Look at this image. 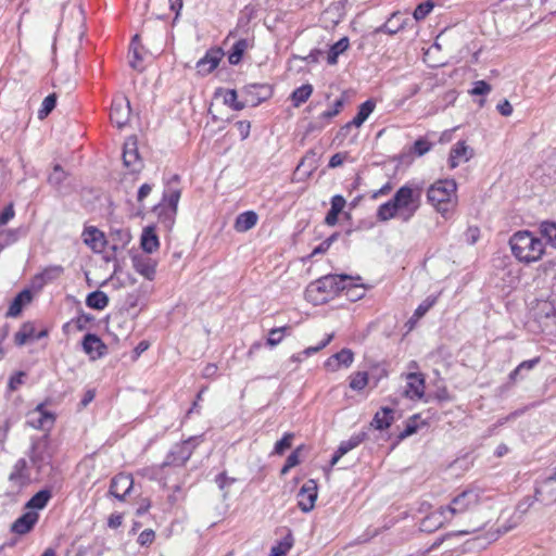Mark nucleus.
Masks as SVG:
<instances>
[{"mask_svg": "<svg viewBox=\"0 0 556 556\" xmlns=\"http://www.w3.org/2000/svg\"><path fill=\"white\" fill-rule=\"evenodd\" d=\"M534 502H536L534 500V496L531 497V496H525L521 501H519V503L517 504L516 506V510L514 513V515L511 516V519H510V522L508 526H501L500 530L504 533L508 532L509 530L514 529L515 527H517L523 516L529 511V509L532 507V505L534 504Z\"/></svg>", "mask_w": 556, "mask_h": 556, "instance_id": "nucleus-17", "label": "nucleus"}, {"mask_svg": "<svg viewBox=\"0 0 556 556\" xmlns=\"http://www.w3.org/2000/svg\"><path fill=\"white\" fill-rule=\"evenodd\" d=\"M288 329V327L274 328L269 331V336L267 338V344L270 346H276L282 340V333Z\"/></svg>", "mask_w": 556, "mask_h": 556, "instance_id": "nucleus-56", "label": "nucleus"}, {"mask_svg": "<svg viewBox=\"0 0 556 556\" xmlns=\"http://www.w3.org/2000/svg\"><path fill=\"white\" fill-rule=\"evenodd\" d=\"M154 531L153 530H144L138 536V543L140 545H147L153 542L154 540Z\"/></svg>", "mask_w": 556, "mask_h": 556, "instance_id": "nucleus-61", "label": "nucleus"}, {"mask_svg": "<svg viewBox=\"0 0 556 556\" xmlns=\"http://www.w3.org/2000/svg\"><path fill=\"white\" fill-rule=\"evenodd\" d=\"M294 434L291 432L286 433L281 440L277 441L274 447V454L282 455L288 448L292 446Z\"/></svg>", "mask_w": 556, "mask_h": 556, "instance_id": "nucleus-48", "label": "nucleus"}, {"mask_svg": "<svg viewBox=\"0 0 556 556\" xmlns=\"http://www.w3.org/2000/svg\"><path fill=\"white\" fill-rule=\"evenodd\" d=\"M36 328L33 323H25L14 336V342L17 345H24L29 341H35Z\"/></svg>", "mask_w": 556, "mask_h": 556, "instance_id": "nucleus-34", "label": "nucleus"}, {"mask_svg": "<svg viewBox=\"0 0 556 556\" xmlns=\"http://www.w3.org/2000/svg\"><path fill=\"white\" fill-rule=\"evenodd\" d=\"M375 106L376 104L372 100H367L364 103H362L358 108L357 114L351 122H349L344 126V128H350L352 126L361 127L364 124V122L368 118V116L372 113Z\"/></svg>", "mask_w": 556, "mask_h": 556, "instance_id": "nucleus-28", "label": "nucleus"}, {"mask_svg": "<svg viewBox=\"0 0 556 556\" xmlns=\"http://www.w3.org/2000/svg\"><path fill=\"white\" fill-rule=\"evenodd\" d=\"M421 188L401 187L391 199L399 210V217L408 222L420 205Z\"/></svg>", "mask_w": 556, "mask_h": 556, "instance_id": "nucleus-4", "label": "nucleus"}, {"mask_svg": "<svg viewBox=\"0 0 556 556\" xmlns=\"http://www.w3.org/2000/svg\"><path fill=\"white\" fill-rule=\"evenodd\" d=\"M531 315L539 323L542 331L549 330L556 324V308L551 301H536L531 309Z\"/></svg>", "mask_w": 556, "mask_h": 556, "instance_id": "nucleus-7", "label": "nucleus"}, {"mask_svg": "<svg viewBox=\"0 0 556 556\" xmlns=\"http://www.w3.org/2000/svg\"><path fill=\"white\" fill-rule=\"evenodd\" d=\"M237 91L233 89L227 90L224 97L225 104L231 106L236 111H240L244 108V104L237 101Z\"/></svg>", "mask_w": 556, "mask_h": 556, "instance_id": "nucleus-53", "label": "nucleus"}, {"mask_svg": "<svg viewBox=\"0 0 556 556\" xmlns=\"http://www.w3.org/2000/svg\"><path fill=\"white\" fill-rule=\"evenodd\" d=\"M140 244L146 253H153L159 249V238L153 228H144L141 235Z\"/></svg>", "mask_w": 556, "mask_h": 556, "instance_id": "nucleus-32", "label": "nucleus"}, {"mask_svg": "<svg viewBox=\"0 0 556 556\" xmlns=\"http://www.w3.org/2000/svg\"><path fill=\"white\" fill-rule=\"evenodd\" d=\"M349 45L350 43H349L348 37H343L339 41H337L334 45H332L330 47V50L327 55L328 64H330V65L337 64L339 55L348 50Z\"/></svg>", "mask_w": 556, "mask_h": 556, "instance_id": "nucleus-36", "label": "nucleus"}, {"mask_svg": "<svg viewBox=\"0 0 556 556\" xmlns=\"http://www.w3.org/2000/svg\"><path fill=\"white\" fill-rule=\"evenodd\" d=\"M83 349L92 359H96L104 354L106 348L98 336L87 333L83 340Z\"/></svg>", "mask_w": 556, "mask_h": 556, "instance_id": "nucleus-22", "label": "nucleus"}, {"mask_svg": "<svg viewBox=\"0 0 556 556\" xmlns=\"http://www.w3.org/2000/svg\"><path fill=\"white\" fill-rule=\"evenodd\" d=\"M406 388L404 395L410 400H420L425 394V377L419 372L406 375Z\"/></svg>", "mask_w": 556, "mask_h": 556, "instance_id": "nucleus-14", "label": "nucleus"}, {"mask_svg": "<svg viewBox=\"0 0 556 556\" xmlns=\"http://www.w3.org/2000/svg\"><path fill=\"white\" fill-rule=\"evenodd\" d=\"M54 420V415L46 410L43 404H39L28 414L27 425L35 429L49 430L52 428Z\"/></svg>", "mask_w": 556, "mask_h": 556, "instance_id": "nucleus-11", "label": "nucleus"}, {"mask_svg": "<svg viewBox=\"0 0 556 556\" xmlns=\"http://www.w3.org/2000/svg\"><path fill=\"white\" fill-rule=\"evenodd\" d=\"M37 520L36 513H25L12 523L11 530L17 534H25L33 529Z\"/></svg>", "mask_w": 556, "mask_h": 556, "instance_id": "nucleus-23", "label": "nucleus"}, {"mask_svg": "<svg viewBox=\"0 0 556 556\" xmlns=\"http://www.w3.org/2000/svg\"><path fill=\"white\" fill-rule=\"evenodd\" d=\"M541 235L547 240V242L556 249V223L543 222L540 225Z\"/></svg>", "mask_w": 556, "mask_h": 556, "instance_id": "nucleus-41", "label": "nucleus"}, {"mask_svg": "<svg viewBox=\"0 0 556 556\" xmlns=\"http://www.w3.org/2000/svg\"><path fill=\"white\" fill-rule=\"evenodd\" d=\"M138 39H139V35H135L131 40L130 47H129V55H130L129 64L135 70H137L139 67V63L142 60L140 52H139V48L135 47V42Z\"/></svg>", "mask_w": 556, "mask_h": 556, "instance_id": "nucleus-50", "label": "nucleus"}, {"mask_svg": "<svg viewBox=\"0 0 556 556\" xmlns=\"http://www.w3.org/2000/svg\"><path fill=\"white\" fill-rule=\"evenodd\" d=\"M55 103H56L55 93L47 96L42 101L41 109L38 112V117L40 119H43L45 117H47L51 113V111L55 108Z\"/></svg>", "mask_w": 556, "mask_h": 556, "instance_id": "nucleus-46", "label": "nucleus"}, {"mask_svg": "<svg viewBox=\"0 0 556 556\" xmlns=\"http://www.w3.org/2000/svg\"><path fill=\"white\" fill-rule=\"evenodd\" d=\"M15 215L13 204H9L1 213H0V226L7 225Z\"/></svg>", "mask_w": 556, "mask_h": 556, "instance_id": "nucleus-60", "label": "nucleus"}, {"mask_svg": "<svg viewBox=\"0 0 556 556\" xmlns=\"http://www.w3.org/2000/svg\"><path fill=\"white\" fill-rule=\"evenodd\" d=\"M317 498V483L314 480H307L298 493V506L303 513H309Z\"/></svg>", "mask_w": 556, "mask_h": 556, "instance_id": "nucleus-12", "label": "nucleus"}, {"mask_svg": "<svg viewBox=\"0 0 556 556\" xmlns=\"http://www.w3.org/2000/svg\"><path fill=\"white\" fill-rule=\"evenodd\" d=\"M431 143L429 141H427L426 139H418L415 141L414 143V152L421 156L424 154H426L428 151H430L431 149Z\"/></svg>", "mask_w": 556, "mask_h": 556, "instance_id": "nucleus-58", "label": "nucleus"}, {"mask_svg": "<svg viewBox=\"0 0 556 556\" xmlns=\"http://www.w3.org/2000/svg\"><path fill=\"white\" fill-rule=\"evenodd\" d=\"M135 270L144 278L152 280L155 275L156 262L144 254H135L131 257Z\"/></svg>", "mask_w": 556, "mask_h": 556, "instance_id": "nucleus-16", "label": "nucleus"}, {"mask_svg": "<svg viewBox=\"0 0 556 556\" xmlns=\"http://www.w3.org/2000/svg\"><path fill=\"white\" fill-rule=\"evenodd\" d=\"M368 383L367 372L358 371L351 377L350 388L356 391L363 390Z\"/></svg>", "mask_w": 556, "mask_h": 556, "instance_id": "nucleus-47", "label": "nucleus"}, {"mask_svg": "<svg viewBox=\"0 0 556 556\" xmlns=\"http://www.w3.org/2000/svg\"><path fill=\"white\" fill-rule=\"evenodd\" d=\"M534 500L544 506L556 503V473L541 481H536Z\"/></svg>", "mask_w": 556, "mask_h": 556, "instance_id": "nucleus-8", "label": "nucleus"}, {"mask_svg": "<svg viewBox=\"0 0 556 556\" xmlns=\"http://www.w3.org/2000/svg\"><path fill=\"white\" fill-rule=\"evenodd\" d=\"M220 56L217 51H208L197 62V70L200 74L206 75L218 66Z\"/></svg>", "mask_w": 556, "mask_h": 556, "instance_id": "nucleus-25", "label": "nucleus"}, {"mask_svg": "<svg viewBox=\"0 0 556 556\" xmlns=\"http://www.w3.org/2000/svg\"><path fill=\"white\" fill-rule=\"evenodd\" d=\"M293 539L291 534L287 535L281 542L271 547L270 556H286L292 547Z\"/></svg>", "mask_w": 556, "mask_h": 556, "instance_id": "nucleus-45", "label": "nucleus"}, {"mask_svg": "<svg viewBox=\"0 0 556 556\" xmlns=\"http://www.w3.org/2000/svg\"><path fill=\"white\" fill-rule=\"evenodd\" d=\"M109 304V296L100 290L89 293L86 298V305L93 309H104Z\"/></svg>", "mask_w": 556, "mask_h": 556, "instance_id": "nucleus-35", "label": "nucleus"}, {"mask_svg": "<svg viewBox=\"0 0 556 556\" xmlns=\"http://www.w3.org/2000/svg\"><path fill=\"white\" fill-rule=\"evenodd\" d=\"M235 481L236 479L228 477L226 472H222L216 477L215 482L218 485L219 490L224 492V498L228 496V491L226 489L229 488L232 483H235Z\"/></svg>", "mask_w": 556, "mask_h": 556, "instance_id": "nucleus-51", "label": "nucleus"}, {"mask_svg": "<svg viewBox=\"0 0 556 556\" xmlns=\"http://www.w3.org/2000/svg\"><path fill=\"white\" fill-rule=\"evenodd\" d=\"M33 466L41 471L46 466L50 465L52 459V450L47 439L36 441L29 454Z\"/></svg>", "mask_w": 556, "mask_h": 556, "instance_id": "nucleus-9", "label": "nucleus"}, {"mask_svg": "<svg viewBox=\"0 0 556 556\" xmlns=\"http://www.w3.org/2000/svg\"><path fill=\"white\" fill-rule=\"evenodd\" d=\"M437 299L435 298H427L418 307L415 309L413 317L416 319L421 318L426 315V313L434 305Z\"/></svg>", "mask_w": 556, "mask_h": 556, "instance_id": "nucleus-54", "label": "nucleus"}, {"mask_svg": "<svg viewBox=\"0 0 556 556\" xmlns=\"http://www.w3.org/2000/svg\"><path fill=\"white\" fill-rule=\"evenodd\" d=\"M513 255L521 263L538 262L545 251V244L533 232L520 230L509 239Z\"/></svg>", "mask_w": 556, "mask_h": 556, "instance_id": "nucleus-2", "label": "nucleus"}, {"mask_svg": "<svg viewBox=\"0 0 556 556\" xmlns=\"http://www.w3.org/2000/svg\"><path fill=\"white\" fill-rule=\"evenodd\" d=\"M539 363V358H533L529 361H525L510 374V378L515 379L517 375L523 369L530 370Z\"/></svg>", "mask_w": 556, "mask_h": 556, "instance_id": "nucleus-59", "label": "nucleus"}, {"mask_svg": "<svg viewBox=\"0 0 556 556\" xmlns=\"http://www.w3.org/2000/svg\"><path fill=\"white\" fill-rule=\"evenodd\" d=\"M132 485L134 480L130 475L118 473L112 479L109 492L117 500L123 501L130 493Z\"/></svg>", "mask_w": 556, "mask_h": 556, "instance_id": "nucleus-13", "label": "nucleus"}, {"mask_svg": "<svg viewBox=\"0 0 556 556\" xmlns=\"http://www.w3.org/2000/svg\"><path fill=\"white\" fill-rule=\"evenodd\" d=\"M257 223V215L252 211L241 213L236 218L235 229L239 232L248 231Z\"/></svg>", "mask_w": 556, "mask_h": 556, "instance_id": "nucleus-33", "label": "nucleus"}, {"mask_svg": "<svg viewBox=\"0 0 556 556\" xmlns=\"http://www.w3.org/2000/svg\"><path fill=\"white\" fill-rule=\"evenodd\" d=\"M355 278L348 275H327L316 281L312 282L306 289V296L311 301H318L314 296L315 292L318 293H336L346 288L353 287L358 288L359 286L353 283ZM356 280H361V277H356Z\"/></svg>", "mask_w": 556, "mask_h": 556, "instance_id": "nucleus-3", "label": "nucleus"}, {"mask_svg": "<svg viewBox=\"0 0 556 556\" xmlns=\"http://www.w3.org/2000/svg\"><path fill=\"white\" fill-rule=\"evenodd\" d=\"M197 444V438H189L180 444H176L168 453L166 459L162 464V467L184 466L191 457Z\"/></svg>", "mask_w": 556, "mask_h": 556, "instance_id": "nucleus-6", "label": "nucleus"}, {"mask_svg": "<svg viewBox=\"0 0 556 556\" xmlns=\"http://www.w3.org/2000/svg\"><path fill=\"white\" fill-rule=\"evenodd\" d=\"M496 109L500 112V114L503 116H510L513 113V106H511L510 102L506 99L504 101H502L501 103H498Z\"/></svg>", "mask_w": 556, "mask_h": 556, "instance_id": "nucleus-63", "label": "nucleus"}, {"mask_svg": "<svg viewBox=\"0 0 556 556\" xmlns=\"http://www.w3.org/2000/svg\"><path fill=\"white\" fill-rule=\"evenodd\" d=\"M451 521L444 507H440L437 511L431 513L422 519L420 528L422 531L431 532L440 528L444 522Z\"/></svg>", "mask_w": 556, "mask_h": 556, "instance_id": "nucleus-21", "label": "nucleus"}, {"mask_svg": "<svg viewBox=\"0 0 556 556\" xmlns=\"http://www.w3.org/2000/svg\"><path fill=\"white\" fill-rule=\"evenodd\" d=\"M83 240L94 252H101L106 244L104 233L96 227H87L83 232Z\"/></svg>", "mask_w": 556, "mask_h": 556, "instance_id": "nucleus-20", "label": "nucleus"}, {"mask_svg": "<svg viewBox=\"0 0 556 556\" xmlns=\"http://www.w3.org/2000/svg\"><path fill=\"white\" fill-rule=\"evenodd\" d=\"M353 361L354 353L350 349H342L326 361L325 367L330 371H337L341 366H351Z\"/></svg>", "mask_w": 556, "mask_h": 556, "instance_id": "nucleus-19", "label": "nucleus"}, {"mask_svg": "<svg viewBox=\"0 0 556 556\" xmlns=\"http://www.w3.org/2000/svg\"><path fill=\"white\" fill-rule=\"evenodd\" d=\"M434 8V2L432 0H427L415 9L413 16L416 21L424 20Z\"/></svg>", "mask_w": 556, "mask_h": 556, "instance_id": "nucleus-49", "label": "nucleus"}, {"mask_svg": "<svg viewBox=\"0 0 556 556\" xmlns=\"http://www.w3.org/2000/svg\"><path fill=\"white\" fill-rule=\"evenodd\" d=\"M473 155V151L465 141H458L450 152L448 165L456 168L460 163L469 161Z\"/></svg>", "mask_w": 556, "mask_h": 556, "instance_id": "nucleus-18", "label": "nucleus"}, {"mask_svg": "<svg viewBox=\"0 0 556 556\" xmlns=\"http://www.w3.org/2000/svg\"><path fill=\"white\" fill-rule=\"evenodd\" d=\"M345 199L340 195H333L331 199V207L326 215L325 223L329 226H334L338 222V216L345 206Z\"/></svg>", "mask_w": 556, "mask_h": 556, "instance_id": "nucleus-29", "label": "nucleus"}, {"mask_svg": "<svg viewBox=\"0 0 556 556\" xmlns=\"http://www.w3.org/2000/svg\"><path fill=\"white\" fill-rule=\"evenodd\" d=\"M63 271L64 269L61 265L49 266L45 268L37 278L41 279L43 283H47L58 279Z\"/></svg>", "mask_w": 556, "mask_h": 556, "instance_id": "nucleus-42", "label": "nucleus"}, {"mask_svg": "<svg viewBox=\"0 0 556 556\" xmlns=\"http://www.w3.org/2000/svg\"><path fill=\"white\" fill-rule=\"evenodd\" d=\"M393 409L389 407H382L372 418L371 426L375 429L383 430L391 426L393 421Z\"/></svg>", "mask_w": 556, "mask_h": 556, "instance_id": "nucleus-31", "label": "nucleus"}, {"mask_svg": "<svg viewBox=\"0 0 556 556\" xmlns=\"http://www.w3.org/2000/svg\"><path fill=\"white\" fill-rule=\"evenodd\" d=\"M108 331L116 339L127 338L130 332V328L128 327V321L126 319L122 320V316H115L108 323Z\"/></svg>", "mask_w": 556, "mask_h": 556, "instance_id": "nucleus-27", "label": "nucleus"}, {"mask_svg": "<svg viewBox=\"0 0 556 556\" xmlns=\"http://www.w3.org/2000/svg\"><path fill=\"white\" fill-rule=\"evenodd\" d=\"M123 162L131 172H138L142 166L138 153L137 140L132 137L128 138L124 143Z\"/></svg>", "mask_w": 556, "mask_h": 556, "instance_id": "nucleus-15", "label": "nucleus"}, {"mask_svg": "<svg viewBox=\"0 0 556 556\" xmlns=\"http://www.w3.org/2000/svg\"><path fill=\"white\" fill-rule=\"evenodd\" d=\"M399 216V210L392 200L381 204L377 211V218L381 222L390 220L393 217Z\"/></svg>", "mask_w": 556, "mask_h": 556, "instance_id": "nucleus-39", "label": "nucleus"}, {"mask_svg": "<svg viewBox=\"0 0 556 556\" xmlns=\"http://www.w3.org/2000/svg\"><path fill=\"white\" fill-rule=\"evenodd\" d=\"M313 93V86L311 84H304L301 87L296 88L291 93V100L293 106L299 108L303 103H305L311 94Z\"/></svg>", "mask_w": 556, "mask_h": 556, "instance_id": "nucleus-37", "label": "nucleus"}, {"mask_svg": "<svg viewBox=\"0 0 556 556\" xmlns=\"http://www.w3.org/2000/svg\"><path fill=\"white\" fill-rule=\"evenodd\" d=\"M131 108L129 100L125 97L113 100L111 106L110 118L111 122L117 127L123 128L129 121Z\"/></svg>", "mask_w": 556, "mask_h": 556, "instance_id": "nucleus-10", "label": "nucleus"}, {"mask_svg": "<svg viewBox=\"0 0 556 556\" xmlns=\"http://www.w3.org/2000/svg\"><path fill=\"white\" fill-rule=\"evenodd\" d=\"M65 178H66V173L64 172V169L60 165H55L53 167L52 173L48 177V181L51 185L58 187L64 181Z\"/></svg>", "mask_w": 556, "mask_h": 556, "instance_id": "nucleus-52", "label": "nucleus"}, {"mask_svg": "<svg viewBox=\"0 0 556 556\" xmlns=\"http://www.w3.org/2000/svg\"><path fill=\"white\" fill-rule=\"evenodd\" d=\"M247 48H248V41L245 39L238 40L232 46V49L228 55L229 63L232 65L238 64L241 61L242 55H243L244 51L247 50Z\"/></svg>", "mask_w": 556, "mask_h": 556, "instance_id": "nucleus-40", "label": "nucleus"}, {"mask_svg": "<svg viewBox=\"0 0 556 556\" xmlns=\"http://www.w3.org/2000/svg\"><path fill=\"white\" fill-rule=\"evenodd\" d=\"M30 478L27 462L24 458H20L13 466V469L9 476V480L18 485L26 483Z\"/></svg>", "mask_w": 556, "mask_h": 556, "instance_id": "nucleus-24", "label": "nucleus"}, {"mask_svg": "<svg viewBox=\"0 0 556 556\" xmlns=\"http://www.w3.org/2000/svg\"><path fill=\"white\" fill-rule=\"evenodd\" d=\"M427 199L438 213L450 218L458 203L456 181L442 179L433 182L427 191Z\"/></svg>", "mask_w": 556, "mask_h": 556, "instance_id": "nucleus-1", "label": "nucleus"}, {"mask_svg": "<svg viewBox=\"0 0 556 556\" xmlns=\"http://www.w3.org/2000/svg\"><path fill=\"white\" fill-rule=\"evenodd\" d=\"M343 103H344V100L342 98L336 100V102L333 104V109L323 112L320 117L330 119V118L337 116L340 113V111L343 106Z\"/></svg>", "mask_w": 556, "mask_h": 556, "instance_id": "nucleus-57", "label": "nucleus"}, {"mask_svg": "<svg viewBox=\"0 0 556 556\" xmlns=\"http://www.w3.org/2000/svg\"><path fill=\"white\" fill-rule=\"evenodd\" d=\"M332 339H333V334H328L327 338L325 340H323L318 345L306 348L299 355H293L292 359L294 362H300L301 361V355H304V356L308 357V356L319 352L320 350L326 348L331 342Z\"/></svg>", "mask_w": 556, "mask_h": 556, "instance_id": "nucleus-43", "label": "nucleus"}, {"mask_svg": "<svg viewBox=\"0 0 556 556\" xmlns=\"http://www.w3.org/2000/svg\"><path fill=\"white\" fill-rule=\"evenodd\" d=\"M407 18H403L400 13H393L391 17L379 28L377 33H386L389 35H395L406 25Z\"/></svg>", "mask_w": 556, "mask_h": 556, "instance_id": "nucleus-26", "label": "nucleus"}, {"mask_svg": "<svg viewBox=\"0 0 556 556\" xmlns=\"http://www.w3.org/2000/svg\"><path fill=\"white\" fill-rule=\"evenodd\" d=\"M236 127L241 136L242 139H245L249 137L250 134V123L248 121H239L236 123Z\"/></svg>", "mask_w": 556, "mask_h": 556, "instance_id": "nucleus-62", "label": "nucleus"}, {"mask_svg": "<svg viewBox=\"0 0 556 556\" xmlns=\"http://www.w3.org/2000/svg\"><path fill=\"white\" fill-rule=\"evenodd\" d=\"M482 500V491L480 489H468L455 496L451 504L445 508L448 517L452 519L455 515L464 514L476 508Z\"/></svg>", "mask_w": 556, "mask_h": 556, "instance_id": "nucleus-5", "label": "nucleus"}, {"mask_svg": "<svg viewBox=\"0 0 556 556\" xmlns=\"http://www.w3.org/2000/svg\"><path fill=\"white\" fill-rule=\"evenodd\" d=\"M51 496V491L47 489L41 490L37 492L34 496H31V498L27 502L26 507L42 509L43 507H46Z\"/></svg>", "mask_w": 556, "mask_h": 556, "instance_id": "nucleus-38", "label": "nucleus"}, {"mask_svg": "<svg viewBox=\"0 0 556 556\" xmlns=\"http://www.w3.org/2000/svg\"><path fill=\"white\" fill-rule=\"evenodd\" d=\"M31 301V293L28 290L20 292L9 306L7 315L10 317H16L21 314L23 306Z\"/></svg>", "mask_w": 556, "mask_h": 556, "instance_id": "nucleus-30", "label": "nucleus"}, {"mask_svg": "<svg viewBox=\"0 0 556 556\" xmlns=\"http://www.w3.org/2000/svg\"><path fill=\"white\" fill-rule=\"evenodd\" d=\"M24 377H25V374L23 371H20L17 374H15L14 376H12L9 381V388L13 391L16 390L23 383Z\"/></svg>", "mask_w": 556, "mask_h": 556, "instance_id": "nucleus-64", "label": "nucleus"}, {"mask_svg": "<svg viewBox=\"0 0 556 556\" xmlns=\"http://www.w3.org/2000/svg\"><path fill=\"white\" fill-rule=\"evenodd\" d=\"M180 199V190L179 189H168L163 197V201L168 205L172 211V214L175 215L177 212V205Z\"/></svg>", "mask_w": 556, "mask_h": 556, "instance_id": "nucleus-44", "label": "nucleus"}, {"mask_svg": "<svg viewBox=\"0 0 556 556\" xmlns=\"http://www.w3.org/2000/svg\"><path fill=\"white\" fill-rule=\"evenodd\" d=\"M492 90V87L490 84H488L484 80H477L473 83V87L470 90V93L473 96H485L490 93Z\"/></svg>", "mask_w": 556, "mask_h": 556, "instance_id": "nucleus-55", "label": "nucleus"}]
</instances>
